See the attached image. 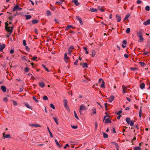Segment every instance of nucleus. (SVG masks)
<instances>
[{
	"mask_svg": "<svg viewBox=\"0 0 150 150\" xmlns=\"http://www.w3.org/2000/svg\"><path fill=\"white\" fill-rule=\"evenodd\" d=\"M122 112V111L121 110L119 111L117 113V115H120V114H121Z\"/></svg>",
	"mask_w": 150,
	"mask_h": 150,
	"instance_id": "4d7b16f0",
	"label": "nucleus"
},
{
	"mask_svg": "<svg viewBox=\"0 0 150 150\" xmlns=\"http://www.w3.org/2000/svg\"><path fill=\"white\" fill-rule=\"evenodd\" d=\"M143 34V31L142 30H141L139 32H138L137 35V36L139 38V41L140 42H142L144 40V38L142 37V34Z\"/></svg>",
	"mask_w": 150,
	"mask_h": 150,
	"instance_id": "f257e3e1",
	"label": "nucleus"
},
{
	"mask_svg": "<svg viewBox=\"0 0 150 150\" xmlns=\"http://www.w3.org/2000/svg\"><path fill=\"white\" fill-rule=\"evenodd\" d=\"M30 126L31 127H40V126L38 124H30Z\"/></svg>",
	"mask_w": 150,
	"mask_h": 150,
	"instance_id": "dca6fc26",
	"label": "nucleus"
},
{
	"mask_svg": "<svg viewBox=\"0 0 150 150\" xmlns=\"http://www.w3.org/2000/svg\"><path fill=\"white\" fill-rule=\"evenodd\" d=\"M25 71L26 72H28L29 71V69L27 67H26L25 69Z\"/></svg>",
	"mask_w": 150,
	"mask_h": 150,
	"instance_id": "e2e57ef3",
	"label": "nucleus"
},
{
	"mask_svg": "<svg viewBox=\"0 0 150 150\" xmlns=\"http://www.w3.org/2000/svg\"><path fill=\"white\" fill-rule=\"evenodd\" d=\"M110 117V116L109 115H108V114L106 115L104 117L103 121H104V120L105 119L106 117Z\"/></svg>",
	"mask_w": 150,
	"mask_h": 150,
	"instance_id": "09e8293b",
	"label": "nucleus"
},
{
	"mask_svg": "<svg viewBox=\"0 0 150 150\" xmlns=\"http://www.w3.org/2000/svg\"><path fill=\"white\" fill-rule=\"evenodd\" d=\"M130 14L129 13H127L126 16L125 17L124 19V20L125 21L130 16Z\"/></svg>",
	"mask_w": 150,
	"mask_h": 150,
	"instance_id": "bb28decb",
	"label": "nucleus"
},
{
	"mask_svg": "<svg viewBox=\"0 0 150 150\" xmlns=\"http://www.w3.org/2000/svg\"><path fill=\"white\" fill-rule=\"evenodd\" d=\"M43 99L45 100H47L48 98L47 96H45L43 97Z\"/></svg>",
	"mask_w": 150,
	"mask_h": 150,
	"instance_id": "a18cd8bd",
	"label": "nucleus"
},
{
	"mask_svg": "<svg viewBox=\"0 0 150 150\" xmlns=\"http://www.w3.org/2000/svg\"><path fill=\"white\" fill-rule=\"evenodd\" d=\"M98 8L101 12H103L105 11V10L104 9H102V7L100 6H98Z\"/></svg>",
	"mask_w": 150,
	"mask_h": 150,
	"instance_id": "b1692460",
	"label": "nucleus"
},
{
	"mask_svg": "<svg viewBox=\"0 0 150 150\" xmlns=\"http://www.w3.org/2000/svg\"><path fill=\"white\" fill-rule=\"evenodd\" d=\"M46 14L47 16H50L51 15V13L50 11L47 10L46 12Z\"/></svg>",
	"mask_w": 150,
	"mask_h": 150,
	"instance_id": "412c9836",
	"label": "nucleus"
},
{
	"mask_svg": "<svg viewBox=\"0 0 150 150\" xmlns=\"http://www.w3.org/2000/svg\"><path fill=\"white\" fill-rule=\"evenodd\" d=\"M69 59V58H64V59L65 61V62L66 63H67L68 62V61Z\"/></svg>",
	"mask_w": 150,
	"mask_h": 150,
	"instance_id": "4c0bfd02",
	"label": "nucleus"
},
{
	"mask_svg": "<svg viewBox=\"0 0 150 150\" xmlns=\"http://www.w3.org/2000/svg\"><path fill=\"white\" fill-rule=\"evenodd\" d=\"M1 89L4 92H5L6 91V87L4 86H1Z\"/></svg>",
	"mask_w": 150,
	"mask_h": 150,
	"instance_id": "f8f14e48",
	"label": "nucleus"
},
{
	"mask_svg": "<svg viewBox=\"0 0 150 150\" xmlns=\"http://www.w3.org/2000/svg\"><path fill=\"white\" fill-rule=\"evenodd\" d=\"M80 65H82V67L83 68H88L87 64V63H80Z\"/></svg>",
	"mask_w": 150,
	"mask_h": 150,
	"instance_id": "6e6552de",
	"label": "nucleus"
},
{
	"mask_svg": "<svg viewBox=\"0 0 150 150\" xmlns=\"http://www.w3.org/2000/svg\"><path fill=\"white\" fill-rule=\"evenodd\" d=\"M5 46L6 45L4 44L0 45V51H2L4 48L5 47Z\"/></svg>",
	"mask_w": 150,
	"mask_h": 150,
	"instance_id": "423d86ee",
	"label": "nucleus"
},
{
	"mask_svg": "<svg viewBox=\"0 0 150 150\" xmlns=\"http://www.w3.org/2000/svg\"><path fill=\"white\" fill-rule=\"evenodd\" d=\"M130 69L132 71H134L136 70H137L138 69L137 68H130Z\"/></svg>",
	"mask_w": 150,
	"mask_h": 150,
	"instance_id": "49530a36",
	"label": "nucleus"
},
{
	"mask_svg": "<svg viewBox=\"0 0 150 150\" xmlns=\"http://www.w3.org/2000/svg\"><path fill=\"white\" fill-rule=\"evenodd\" d=\"M73 27V26L71 25H68L66 28L65 30L67 31L70 29V28Z\"/></svg>",
	"mask_w": 150,
	"mask_h": 150,
	"instance_id": "6ab92c4d",
	"label": "nucleus"
},
{
	"mask_svg": "<svg viewBox=\"0 0 150 150\" xmlns=\"http://www.w3.org/2000/svg\"><path fill=\"white\" fill-rule=\"evenodd\" d=\"M55 142L56 143V144L57 145V146H58L60 148L61 147V146L60 145L59 143L56 140H55Z\"/></svg>",
	"mask_w": 150,
	"mask_h": 150,
	"instance_id": "f704fd0d",
	"label": "nucleus"
},
{
	"mask_svg": "<svg viewBox=\"0 0 150 150\" xmlns=\"http://www.w3.org/2000/svg\"><path fill=\"white\" fill-rule=\"evenodd\" d=\"M96 54V52L94 50H93L92 52V55L93 57H94Z\"/></svg>",
	"mask_w": 150,
	"mask_h": 150,
	"instance_id": "473e14b6",
	"label": "nucleus"
},
{
	"mask_svg": "<svg viewBox=\"0 0 150 150\" xmlns=\"http://www.w3.org/2000/svg\"><path fill=\"white\" fill-rule=\"evenodd\" d=\"M76 19L78 21H79L81 19V18H79V16H77L76 17Z\"/></svg>",
	"mask_w": 150,
	"mask_h": 150,
	"instance_id": "69168bd1",
	"label": "nucleus"
},
{
	"mask_svg": "<svg viewBox=\"0 0 150 150\" xmlns=\"http://www.w3.org/2000/svg\"><path fill=\"white\" fill-rule=\"evenodd\" d=\"M144 86L145 84L144 83H142L140 85V87L142 89H143L144 88Z\"/></svg>",
	"mask_w": 150,
	"mask_h": 150,
	"instance_id": "2eb2a0df",
	"label": "nucleus"
},
{
	"mask_svg": "<svg viewBox=\"0 0 150 150\" xmlns=\"http://www.w3.org/2000/svg\"><path fill=\"white\" fill-rule=\"evenodd\" d=\"M47 129H48V132H49V133H50V137H52V138L53 137V135H52L51 132H50V130L48 127H47Z\"/></svg>",
	"mask_w": 150,
	"mask_h": 150,
	"instance_id": "c85d7f7f",
	"label": "nucleus"
},
{
	"mask_svg": "<svg viewBox=\"0 0 150 150\" xmlns=\"http://www.w3.org/2000/svg\"><path fill=\"white\" fill-rule=\"evenodd\" d=\"M8 100V98L6 97H5L3 99V100L5 102H6Z\"/></svg>",
	"mask_w": 150,
	"mask_h": 150,
	"instance_id": "5fc2aeb1",
	"label": "nucleus"
},
{
	"mask_svg": "<svg viewBox=\"0 0 150 150\" xmlns=\"http://www.w3.org/2000/svg\"><path fill=\"white\" fill-rule=\"evenodd\" d=\"M23 44L24 46H25L26 45V43L25 40H23Z\"/></svg>",
	"mask_w": 150,
	"mask_h": 150,
	"instance_id": "3c124183",
	"label": "nucleus"
},
{
	"mask_svg": "<svg viewBox=\"0 0 150 150\" xmlns=\"http://www.w3.org/2000/svg\"><path fill=\"white\" fill-rule=\"evenodd\" d=\"M39 22V21L37 20H33L32 21V22L34 24L38 23Z\"/></svg>",
	"mask_w": 150,
	"mask_h": 150,
	"instance_id": "5701e85b",
	"label": "nucleus"
},
{
	"mask_svg": "<svg viewBox=\"0 0 150 150\" xmlns=\"http://www.w3.org/2000/svg\"><path fill=\"white\" fill-rule=\"evenodd\" d=\"M42 66L44 68L45 70L47 72H49V70L45 67V66L44 64H42Z\"/></svg>",
	"mask_w": 150,
	"mask_h": 150,
	"instance_id": "58836bf2",
	"label": "nucleus"
},
{
	"mask_svg": "<svg viewBox=\"0 0 150 150\" xmlns=\"http://www.w3.org/2000/svg\"><path fill=\"white\" fill-rule=\"evenodd\" d=\"M122 43H123L124 44V45H125L127 44V41H126V40H124L123 42H122Z\"/></svg>",
	"mask_w": 150,
	"mask_h": 150,
	"instance_id": "680f3d73",
	"label": "nucleus"
},
{
	"mask_svg": "<svg viewBox=\"0 0 150 150\" xmlns=\"http://www.w3.org/2000/svg\"><path fill=\"white\" fill-rule=\"evenodd\" d=\"M72 2L76 6H78L79 5V3L77 0H72Z\"/></svg>",
	"mask_w": 150,
	"mask_h": 150,
	"instance_id": "ddd939ff",
	"label": "nucleus"
},
{
	"mask_svg": "<svg viewBox=\"0 0 150 150\" xmlns=\"http://www.w3.org/2000/svg\"><path fill=\"white\" fill-rule=\"evenodd\" d=\"M126 121L128 124H129L131 122L130 118L129 117H127L126 119Z\"/></svg>",
	"mask_w": 150,
	"mask_h": 150,
	"instance_id": "4468645a",
	"label": "nucleus"
},
{
	"mask_svg": "<svg viewBox=\"0 0 150 150\" xmlns=\"http://www.w3.org/2000/svg\"><path fill=\"white\" fill-rule=\"evenodd\" d=\"M5 28L6 30L9 33H11H11L12 32V29H11V27H9L8 28H7L6 27H5Z\"/></svg>",
	"mask_w": 150,
	"mask_h": 150,
	"instance_id": "9d476101",
	"label": "nucleus"
},
{
	"mask_svg": "<svg viewBox=\"0 0 150 150\" xmlns=\"http://www.w3.org/2000/svg\"><path fill=\"white\" fill-rule=\"evenodd\" d=\"M134 121H133L132 120L131 121V123H130V125L131 126H132L134 125Z\"/></svg>",
	"mask_w": 150,
	"mask_h": 150,
	"instance_id": "603ef678",
	"label": "nucleus"
},
{
	"mask_svg": "<svg viewBox=\"0 0 150 150\" xmlns=\"http://www.w3.org/2000/svg\"><path fill=\"white\" fill-rule=\"evenodd\" d=\"M53 118L54 121H55V122L57 123V124L58 125V122H57V121L58 120V119L57 118L55 117H53Z\"/></svg>",
	"mask_w": 150,
	"mask_h": 150,
	"instance_id": "cd10ccee",
	"label": "nucleus"
},
{
	"mask_svg": "<svg viewBox=\"0 0 150 150\" xmlns=\"http://www.w3.org/2000/svg\"><path fill=\"white\" fill-rule=\"evenodd\" d=\"M150 24V19H148L143 23V24L145 25H147Z\"/></svg>",
	"mask_w": 150,
	"mask_h": 150,
	"instance_id": "0eeeda50",
	"label": "nucleus"
},
{
	"mask_svg": "<svg viewBox=\"0 0 150 150\" xmlns=\"http://www.w3.org/2000/svg\"><path fill=\"white\" fill-rule=\"evenodd\" d=\"M139 64L142 67H144V66L145 64V63H144L143 62H139Z\"/></svg>",
	"mask_w": 150,
	"mask_h": 150,
	"instance_id": "2f4dec72",
	"label": "nucleus"
},
{
	"mask_svg": "<svg viewBox=\"0 0 150 150\" xmlns=\"http://www.w3.org/2000/svg\"><path fill=\"white\" fill-rule=\"evenodd\" d=\"M69 57H67V54L66 53H65L64 54V58H69Z\"/></svg>",
	"mask_w": 150,
	"mask_h": 150,
	"instance_id": "13d9d810",
	"label": "nucleus"
},
{
	"mask_svg": "<svg viewBox=\"0 0 150 150\" xmlns=\"http://www.w3.org/2000/svg\"><path fill=\"white\" fill-rule=\"evenodd\" d=\"M79 22L80 23L81 25H83V23L81 19L79 21Z\"/></svg>",
	"mask_w": 150,
	"mask_h": 150,
	"instance_id": "338daca9",
	"label": "nucleus"
},
{
	"mask_svg": "<svg viewBox=\"0 0 150 150\" xmlns=\"http://www.w3.org/2000/svg\"><path fill=\"white\" fill-rule=\"evenodd\" d=\"M64 106L65 108H66L67 110H68L69 109V107L67 106V105H64Z\"/></svg>",
	"mask_w": 150,
	"mask_h": 150,
	"instance_id": "bf43d9fd",
	"label": "nucleus"
},
{
	"mask_svg": "<svg viewBox=\"0 0 150 150\" xmlns=\"http://www.w3.org/2000/svg\"><path fill=\"white\" fill-rule=\"evenodd\" d=\"M13 101V105H17V103L16 101Z\"/></svg>",
	"mask_w": 150,
	"mask_h": 150,
	"instance_id": "774afa93",
	"label": "nucleus"
},
{
	"mask_svg": "<svg viewBox=\"0 0 150 150\" xmlns=\"http://www.w3.org/2000/svg\"><path fill=\"white\" fill-rule=\"evenodd\" d=\"M130 29L129 28H127L126 30V32L127 33H129L130 32Z\"/></svg>",
	"mask_w": 150,
	"mask_h": 150,
	"instance_id": "79ce46f5",
	"label": "nucleus"
},
{
	"mask_svg": "<svg viewBox=\"0 0 150 150\" xmlns=\"http://www.w3.org/2000/svg\"><path fill=\"white\" fill-rule=\"evenodd\" d=\"M22 9V8H20L18 5L15 6L13 9V11H16L18 10V11H20Z\"/></svg>",
	"mask_w": 150,
	"mask_h": 150,
	"instance_id": "7ed1b4c3",
	"label": "nucleus"
},
{
	"mask_svg": "<svg viewBox=\"0 0 150 150\" xmlns=\"http://www.w3.org/2000/svg\"><path fill=\"white\" fill-rule=\"evenodd\" d=\"M71 127L74 129H76L77 128V125H76V126H72V125H71Z\"/></svg>",
	"mask_w": 150,
	"mask_h": 150,
	"instance_id": "8fccbe9b",
	"label": "nucleus"
},
{
	"mask_svg": "<svg viewBox=\"0 0 150 150\" xmlns=\"http://www.w3.org/2000/svg\"><path fill=\"white\" fill-rule=\"evenodd\" d=\"M111 144H112L116 146V147H117L118 146V144L117 143H116L115 142H112L111 143Z\"/></svg>",
	"mask_w": 150,
	"mask_h": 150,
	"instance_id": "c9c22d12",
	"label": "nucleus"
},
{
	"mask_svg": "<svg viewBox=\"0 0 150 150\" xmlns=\"http://www.w3.org/2000/svg\"><path fill=\"white\" fill-rule=\"evenodd\" d=\"M105 123H110L111 122V121L109 118H107L105 119Z\"/></svg>",
	"mask_w": 150,
	"mask_h": 150,
	"instance_id": "f3484780",
	"label": "nucleus"
},
{
	"mask_svg": "<svg viewBox=\"0 0 150 150\" xmlns=\"http://www.w3.org/2000/svg\"><path fill=\"white\" fill-rule=\"evenodd\" d=\"M10 16L9 17V18L10 20H11L13 19V16H11V13H10Z\"/></svg>",
	"mask_w": 150,
	"mask_h": 150,
	"instance_id": "0e129e2a",
	"label": "nucleus"
},
{
	"mask_svg": "<svg viewBox=\"0 0 150 150\" xmlns=\"http://www.w3.org/2000/svg\"><path fill=\"white\" fill-rule=\"evenodd\" d=\"M64 105H67V100L66 99H64L63 100Z\"/></svg>",
	"mask_w": 150,
	"mask_h": 150,
	"instance_id": "72a5a7b5",
	"label": "nucleus"
},
{
	"mask_svg": "<svg viewBox=\"0 0 150 150\" xmlns=\"http://www.w3.org/2000/svg\"><path fill=\"white\" fill-rule=\"evenodd\" d=\"M50 106L53 109H55V107L54 105L52 104V103L50 104Z\"/></svg>",
	"mask_w": 150,
	"mask_h": 150,
	"instance_id": "de8ad7c7",
	"label": "nucleus"
},
{
	"mask_svg": "<svg viewBox=\"0 0 150 150\" xmlns=\"http://www.w3.org/2000/svg\"><path fill=\"white\" fill-rule=\"evenodd\" d=\"M145 10L147 11H149L150 10V7L149 6H147L145 7Z\"/></svg>",
	"mask_w": 150,
	"mask_h": 150,
	"instance_id": "a19ab883",
	"label": "nucleus"
},
{
	"mask_svg": "<svg viewBox=\"0 0 150 150\" xmlns=\"http://www.w3.org/2000/svg\"><path fill=\"white\" fill-rule=\"evenodd\" d=\"M134 150H141L140 147L139 146H136L134 148Z\"/></svg>",
	"mask_w": 150,
	"mask_h": 150,
	"instance_id": "7c9ffc66",
	"label": "nucleus"
},
{
	"mask_svg": "<svg viewBox=\"0 0 150 150\" xmlns=\"http://www.w3.org/2000/svg\"><path fill=\"white\" fill-rule=\"evenodd\" d=\"M39 85L42 88H43L45 86V84L44 83L42 82H39Z\"/></svg>",
	"mask_w": 150,
	"mask_h": 150,
	"instance_id": "a211bd4d",
	"label": "nucleus"
},
{
	"mask_svg": "<svg viewBox=\"0 0 150 150\" xmlns=\"http://www.w3.org/2000/svg\"><path fill=\"white\" fill-rule=\"evenodd\" d=\"M3 138L4 139H5V138H11V137H10V135L9 134H5L4 133H3Z\"/></svg>",
	"mask_w": 150,
	"mask_h": 150,
	"instance_id": "1a4fd4ad",
	"label": "nucleus"
},
{
	"mask_svg": "<svg viewBox=\"0 0 150 150\" xmlns=\"http://www.w3.org/2000/svg\"><path fill=\"white\" fill-rule=\"evenodd\" d=\"M90 10L91 12H93L95 11H98V10L94 8H90Z\"/></svg>",
	"mask_w": 150,
	"mask_h": 150,
	"instance_id": "aec40b11",
	"label": "nucleus"
},
{
	"mask_svg": "<svg viewBox=\"0 0 150 150\" xmlns=\"http://www.w3.org/2000/svg\"><path fill=\"white\" fill-rule=\"evenodd\" d=\"M137 4H139L141 3L142 2V1L141 0H138L137 1Z\"/></svg>",
	"mask_w": 150,
	"mask_h": 150,
	"instance_id": "6e6d98bb",
	"label": "nucleus"
},
{
	"mask_svg": "<svg viewBox=\"0 0 150 150\" xmlns=\"http://www.w3.org/2000/svg\"><path fill=\"white\" fill-rule=\"evenodd\" d=\"M86 110V107L83 105H81L79 108V112L81 114V111Z\"/></svg>",
	"mask_w": 150,
	"mask_h": 150,
	"instance_id": "f03ea898",
	"label": "nucleus"
},
{
	"mask_svg": "<svg viewBox=\"0 0 150 150\" xmlns=\"http://www.w3.org/2000/svg\"><path fill=\"white\" fill-rule=\"evenodd\" d=\"M116 17L117 18V20L118 22H119L121 21V16L120 15L117 14L116 16Z\"/></svg>",
	"mask_w": 150,
	"mask_h": 150,
	"instance_id": "9b49d317",
	"label": "nucleus"
},
{
	"mask_svg": "<svg viewBox=\"0 0 150 150\" xmlns=\"http://www.w3.org/2000/svg\"><path fill=\"white\" fill-rule=\"evenodd\" d=\"M24 104L25 105V106H26V107H27L28 108L31 109H32V107L29 106V105L28 104H27V103H24Z\"/></svg>",
	"mask_w": 150,
	"mask_h": 150,
	"instance_id": "393cba45",
	"label": "nucleus"
},
{
	"mask_svg": "<svg viewBox=\"0 0 150 150\" xmlns=\"http://www.w3.org/2000/svg\"><path fill=\"white\" fill-rule=\"evenodd\" d=\"M122 87L123 91H125L127 89V87L125 86L124 85H123Z\"/></svg>",
	"mask_w": 150,
	"mask_h": 150,
	"instance_id": "37998d69",
	"label": "nucleus"
},
{
	"mask_svg": "<svg viewBox=\"0 0 150 150\" xmlns=\"http://www.w3.org/2000/svg\"><path fill=\"white\" fill-rule=\"evenodd\" d=\"M102 133L103 135V137L104 138H108V135L107 134H106V133L104 132H103Z\"/></svg>",
	"mask_w": 150,
	"mask_h": 150,
	"instance_id": "4be33fe9",
	"label": "nucleus"
},
{
	"mask_svg": "<svg viewBox=\"0 0 150 150\" xmlns=\"http://www.w3.org/2000/svg\"><path fill=\"white\" fill-rule=\"evenodd\" d=\"M26 19L27 20H28L31 18V16L30 15H26L25 16Z\"/></svg>",
	"mask_w": 150,
	"mask_h": 150,
	"instance_id": "a878e982",
	"label": "nucleus"
},
{
	"mask_svg": "<svg viewBox=\"0 0 150 150\" xmlns=\"http://www.w3.org/2000/svg\"><path fill=\"white\" fill-rule=\"evenodd\" d=\"M74 49V47L73 46H71L68 49V54L70 55L72 52V50Z\"/></svg>",
	"mask_w": 150,
	"mask_h": 150,
	"instance_id": "20e7f679",
	"label": "nucleus"
},
{
	"mask_svg": "<svg viewBox=\"0 0 150 150\" xmlns=\"http://www.w3.org/2000/svg\"><path fill=\"white\" fill-rule=\"evenodd\" d=\"M115 98V97L113 96H111L109 98H108V101L110 102H111Z\"/></svg>",
	"mask_w": 150,
	"mask_h": 150,
	"instance_id": "39448f33",
	"label": "nucleus"
},
{
	"mask_svg": "<svg viewBox=\"0 0 150 150\" xmlns=\"http://www.w3.org/2000/svg\"><path fill=\"white\" fill-rule=\"evenodd\" d=\"M78 59H76V61H75V62L74 63V64L75 65H76L77 64H78Z\"/></svg>",
	"mask_w": 150,
	"mask_h": 150,
	"instance_id": "052dcab7",
	"label": "nucleus"
},
{
	"mask_svg": "<svg viewBox=\"0 0 150 150\" xmlns=\"http://www.w3.org/2000/svg\"><path fill=\"white\" fill-rule=\"evenodd\" d=\"M101 87L102 88H105V82L104 81H102V84L101 85Z\"/></svg>",
	"mask_w": 150,
	"mask_h": 150,
	"instance_id": "c756f323",
	"label": "nucleus"
},
{
	"mask_svg": "<svg viewBox=\"0 0 150 150\" xmlns=\"http://www.w3.org/2000/svg\"><path fill=\"white\" fill-rule=\"evenodd\" d=\"M33 98L36 103H38L39 102V101L36 98L35 96H33Z\"/></svg>",
	"mask_w": 150,
	"mask_h": 150,
	"instance_id": "e433bc0d",
	"label": "nucleus"
},
{
	"mask_svg": "<svg viewBox=\"0 0 150 150\" xmlns=\"http://www.w3.org/2000/svg\"><path fill=\"white\" fill-rule=\"evenodd\" d=\"M69 147V146L68 144H66L65 146H64V149H66L67 147Z\"/></svg>",
	"mask_w": 150,
	"mask_h": 150,
	"instance_id": "864d4df0",
	"label": "nucleus"
},
{
	"mask_svg": "<svg viewBox=\"0 0 150 150\" xmlns=\"http://www.w3.org/2000/svg\"><path fill=\"white\" fill-rule=\"evenodd\" d=\"M142 110L141 108L140 109L139 112V117H142Z\"/></svg>",
	"mask_w": 150,
	"mask_h": 150,
	"instance_id": "c03bdc74",
	"label": "nucleus"
},
{
	"mask_svg": "<svg viewBox=\"0 0 150 150\" xmlns=\"http://www.w3.org/2000/svg\"><path fill=\"white\" fill-rule=\"evenodd\" d=\"M74 116L77 119H79V117H78L77 115V114H76V112L75 111H74Z\"/></svg>",
	"mask_w": 150,
	"mask_h": 150,
	"instance_id": "ea45409f",
	"label": "nucleus"
}]
</instances>
